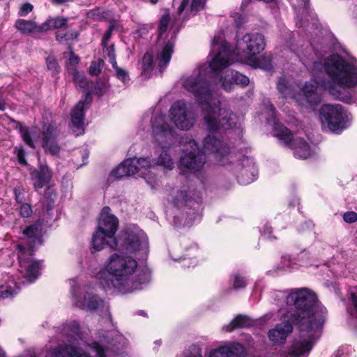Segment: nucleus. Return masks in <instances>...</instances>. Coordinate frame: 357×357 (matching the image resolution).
Wrapping results in <instances>:
<instances>
[{
    "mask_svg": "<svg viewBox=\"0 0 357 357\" xmlns=\"http://www.w3.org/2000/svg\"><path fill=\"white\" fill-rule=\"evenodd\" d=\"M265 46L262 34L251 33L238 38L235 50L231 51L224 33L220 32L214 36L212 42L211 54L214 56L209 63V69L202 66L197 73L183 80V88L193 93L201 107L204 123L209 130L231 128L236 125V116L213 96L208 79L213 77L218 80L225 91H230L234 84L248 85V77L228 68V66L236 61H241L256 68H267L269 61L259 55Z\"/></svg>",
    "mask_w": 357,
    "mask_h": 357,
    "instance_id": "f257e3e1",
    "label": "nucleus"
},
{
    "mask_svg": "<svg viewBox=\"0 0 357 357\" xmlns=\"http://www.w3.org/2000/svg\"><path fill=\"white\" fill-rule=\"evenodd\" d=\"M110 208H102L96 230L91 238V248L100 251L108 246L112 249H119L141 257H146L149 252V242L146 234L137 227L123 229L117 241L115 234L119 221L116 217L109 213Z\"/></svg>",
    "mask_w": 357,
    "mask_h": 357,
    "instance_id": "f03ea898",
    "label": "nucleus"
},
{
    "mask_svg": "<svg viewBox=\"0 0 357 357\" xmlns=\"http://www.w3.org/2000/svg\"><path fill=\"white\" fill-rule=\"evenodd\" d=\"M137 267V261L133 257L114 253L94 276L105 289L114 288L123 294L129 293L140 289L150 280V271L139 270Z\"/></svg>",
    "mask_w": 357,
    "mask_h": 357,
    "instance_id": "7ed1b4c3",
    "label": "nucleus"
},
{
    "mask_svg": "<svg viewBox=\"0 0 357 357\" xmlns=\"http://www.w3.org/2000/svg\"><path fill=\"white\" fill-rule=\"evenodd\" d=\"M300 312L297 314L301 318H296V326L300 331L289 349L291 355L296 357H307L321 335V328L325 321L326 309L317 300V303L305 310L298 304Z\"/></svg>",
    "mask_w": 357,
    "mask_h": 357,
    "instance_id": "20e7f679",
    "label": "nucleus"
},
{
    "mask_svg": "<svg viewBox=\"0 0 357 357\" xmlns=\"http://www.w3.org/2000/svg\"><path fill=\"white\" fill-rule=\"evenodd\" d=\"M324 69L328 79L323 82L322 86L335 99L349 101L348 89L357 85V63L333 54L326 59Z\"/></svg>",
    "mask_w": 357,
    "mask_h": 357,
    "instance_id": "39448f33",
    "label": "nucleus"
},
{
    "mask_svg": "<svg viewBox=\"0 0 357 357\" xmlns=\"http://www.w3.org/2000/svg\"><path fill=\"white\" fill-rule=\"evenodd\" d=\"M275 298H285L287 304L295 307L294 310L284 314L281 317L282 322L268 331V337L271 342L283 344L287 336L292 332L293 325H296L294 319L297 317L301 318L297 315L300 312L298 304L305 310L310 309L311 306L317 303V296L309 289L301 288L291 289L287 295L284 292L278 291L275 293Z\"/></svg>",
    "mask_w": 357,
    "mask_h": 357,
    "instance_id": "423d86ee",
    "label": "nucleus"
},
{
    "mask_svg": "<svg viewBox=\"0 0 357 357\" xmlns=\"http://www.w3.org/2000/svg\"><path fill=\"white\" fill-rule=\"evenodd\" d=\"M204 152H201L194 139H190L181 157L180 165L186 169L199 171L205 163V155H211L217 162L224 165V158L229 153L228 147L214 136L208 135L204 140Z\"/></svg>",
    "mask_w": 357,
    "mask_h": 357,
    "instance_id": "0eeeda50",
    "label": "nucleus"
},
{
    "mask_svg": "<svg viewBox=\"0 0 357 357\" xmlns=\"http://www.w3.org/2000/svg\"><path fill=\"white\" fill-rule=\"evenodd\" d=\"M20 132L23 141L29 147L34 149L36 144L40 142L46 151L52 155L59 153L60 149L56 142V130L53 126H44L42 132L37 127L28 128L20 126Z\"/></svg>",
    "mask_w": 357,
    "mask_h": 357,
    "instance_id": "6e6552de",
    "label": "nucleus"
},
{
    "mask_svg": "<svg viewBox=\"0 0 357 357\" xmlns=\"http://www.w3.org/2000/svg\"><path fill=\"white\" fill-rule=\"evenodd\" d=\"M319 114L322 128L333 132L343 130L351 122L349 114L339 104L323 105Z\"/></svg>",
    "mask_w": 357,
    "mask_h": 357,
    "instance_id": "1a4fd4ad",
    "label": "nucleus"
},
{
    "mask_svg": "<svg viewBox=\"0 0 357 357\" xmlns=\"http://www.w3.org/2000/svg\"><path fill=\"white\" fill-rule=\"evenodd\" d=\"M318 84L317 81L312 80L306 82L303 89L296 93L295 86L289 84L285 78L282 77L278 82V89L284 98L294 99L299 105H303L304 100L310 104H317L320 100L317 93Z\"/></svg>",
    "mask_w": 357,
    "mask_h": 357,
    "instance_id": "9d476101",
    "label": "nucleus"
},
{
    "mask_svg": "<svg viewBox=\"0 0 357 357\" xmlns=\"http://www.w3.org/2000/svg\"><path fill=\"white\" fill-rule=\"evenodd\" d=\"M153 143L161 149H168L173 143L174 128L164 115L155 116L151 122Z\"/></svg>",
    "mask_w": 357,
    "mask_h": 357,
    "instance_id": "9b49d317",
    "label": "nucleus"
},
{
    "mask_svg": "<svg viewBox=\"0 0 357 357\" xmlns=\"http://www.w3.org/2000/svg\"><path fill=\"white\" fill-rule=\"evenodd\" d=\"M71 294L74 298L75 304L82 310L87 311H108L104 301L91 291L83 290V297H79L77 291L79 287H77V282L73 279L70 280Z\"/></svg>",
    "mask_w": 357,
    "mask_h": 357,
    "instance_id": "f8f14e48",
    "label": "nucleus"
},
{
    "mask_svg": "<svg viewBox=\"0 0 357 357\" xmlns=\"http://www.w3.org/2000/svg\"><path fill=\"white\" fill-rule=\"evenodd\" d=\"M169 117L175 126L181 130H189L195 123V116L183 100L175 102L170 107Z\"/></svg>",
    "mask_w": 357,
    "mask_h": 357,
    "instance_id": "ddd939ff",
    "label": "nucleus"
},
{
    "mask_svg": "<svg viewBox=\"0 0 357 357\" xmlns=\"http://www.w3.org/2000/svg\"><path fill=\"white\" fill-rule=\"evenodd\" d=\"M91 351L97 357H114L106 352L105 349L98 343H94L91 347ZM52 357H90V356L83 352L78 347L67 344L56 348L53 351Z\"/></svg>",
    "mask_w": 357,
    "mask_h": 357,
    "instance_id": "4468645a",
    "label": "nucleus"
},
{
    "mask_svg": "<svg viewBox=\"0 0 357 357\" xmlns=\"http://www.w3.org/2000/svg\"><path fill=\"white\" fill-rule=\"evenodd\" d=\"M268 117L267 121L268 123L273 124V132L280 141L284 144H289L292 140V134L289 129L283 125L280 124L275 120V109L272 105H270L267 108Z\"/></svg>",
    "mask_w": 357,
    "mask_h": 357,
    "instance_id": "2eb2a0df",
    "label": "nucleus"
},
{
    "mask_svg": "<svg viewBox=\"0 0 357 357\" xmlns=\"http://www.w3.org/2000/svg\"><path fill=\"white\" fill-rule=\"evenodd\" d=\"M90 102V92L87 91L86 93L85 100L79 101L71 112V121L74 128L73 131L77 136L83 132L84 109L85 106L88 105Z\"/></svg>",
    "mask_w": 357,
    "mask_h": 357,
    "instance_id": "dca6fc26",
    "label": "nucleus"
},
{
    "mask_svg": "<svg viewBox=\"0 0 357 357\" xmlns=\"http://www.w3.org/2000/svg\"><path fill=\"white\" fill-rule=\"evenodd\" d=\"M21 254L18 255L19 263L21 271H24L25 276L29 282L34 281L39 275L40 265L38 261H32L31 259H25L23 257L24 248L18 245Z\"/></svg>",
    "mask_w": 357,
    "mask_h": 357,
    "instance_id": "f3484780",
    "label": "nucleus"
},
{
    "mask_svg": "<svg viewBox=\"0 0 357 357\" xmlns=\"http://www.w3.org/2000/svg\"><path fill=\"white\" fill-rule=\"evenodd\" d=\"M137 163L139 175L144 178L147 183L154 188L157 185V181L153 173L154 167L150 160L146 158H137Z\"/></svg>",
    "mask_w": 357,
    "mask_h": 357,
    "instance_id": "a211bd4d",
    "label": "nucleus"
},
{
    "mask_svg": "<svg viewBox=\"0 0 357 357\" xmlns=\"http://www.w3.org/2000/svg\"><path fill=\"white\" fill-rule=\"evenodd\" d=\"M174 43L173 41H168L162 50L158 52L156 58V61L158 62L159 70L160 73L162 72L163 69L167 66L169 63L172 53L174 52Z\"/></svg>",
    "mask_w": 357,
    "mask_h": 357,
    "instance_id": "6ab92c4d",
    "label": "nucleus"
},
{
    "mask_svg": "<svg viewBox=\"0 0 357 357\" xmlns=\"http://www.w3.org/2000/svg\"><path fill=\"white\" fill-rule=\"evenodd\" d=\"M295 157L301 159H307L312 155L310 146L302 139H294L292 143Z\"/></svg>",
    "mask_w": 357,
    "mask_h": 357,
    "instance_id": "aec40b11",
    "label": "nucleus"
},
{
    "mask_svg": "<svg viewBox=\"0 0 357 357\" xmlns=\"http://www.w3.org/2000/svg\"><path fill=\"white\" fill-rule=\"evenodd\" d=\"M33 176H34L33 184L35 188H42L50 182L52 178V172L48 167L42 165L40 167L39 170Z\"/></svg>",
    "mask_w": 357,
    "mask_h": 357,
    "instance_id": "412c9836",
    "label": "nucleus"
},
{
    "mask_svg": "<svg viewBox=\"0 0 357 357\" xmlns=\"http://www.w3.org/2000/svg\"><path fill=\"white\" fill-rule=\"evenodd\" d=\"M252 321L250 318L244 315L236 316L229 324L222 327L225 332H231L235 329L250 327Z\"/></svg>",
    "mask_w": 357,
    "mask_h": 357,
    "instance_id": "4be33fe9",
    "label": "nucleus"
},
{
    "mask_svg": "<svg viewBox=\"0 0 357 357\" xmlns=\"http://www.w3.org/2000/svg\"><path fill=\"white\" fill-rule=\"evenodd\" d=\"M206 0H183L181 3L178 13L180 15L184 10L186 12L196 13L202 10Z\"/></svg>",
    "mask_w": 357,
    "mask_h": 357,
    "instance_id": "5701e85b",
    "label": "nucleus"
},
{
    "mask_svg": "<svg viewBox=\"0 0 357 357\" xmlns=\"http://www.w3.org/2000/svg\"><path fill=\"white\" fill-rule=\"evenodd\" d=\"M167 149L162 150L157 158L154 159L155 164L164 169V170H172L174 167V162L169 154Z\"/></svg>",
    "mask_w": 357,
    "mask_h": 357,
    "instance_id": "b1692460",
    "label": "nucleus"
},
{
    "mask_svg": "<svg viewBox=\"0 0 357 357\" xmlns=\"http://www.w3.org/2000/svg\"><path fill=\"white\" fill-rule=\"evenodd\" d=\"M15 27L24 34L42 31L40 29V26H38L34 22L23 19H19L15 22Z\"/></svg>",
    "mask_w": 357,
    "mask_h": 357,
    "instance_id": "393cba45",
    "label": "nucleus"
},
{
    "mask_svg": "<svg viewBox=\"0 0 357 357\" xmlns=\"http://www.w3.org/2000/svg\"><path fill=\"white\" fill-rule=\"evenodd\" d=\"M67 23V18L62 17H56L54 18H49L41 25L40 29L42 31H47L53 29H59L65 26Z\"/></svg>",
    "mask_w": 357,
    "mask_h": 357,
    "instance_id": "a878e982",
    "label": "nucleus"
},
{
    "mask_svg": "<svg viewBox=\"0 0 357 357\" xmlns=\"http://www.w3.org/2000/svg\"><path fill=\"white\" fill-rule=\"evenodd\" d=\"M42 227L40 223H36L26 228L24 231V234L33 238V243L34 245H40L42 243L41 240Z\"/></svg>",
    "mask_w": 357,
    "mask_h": 357,
    "instance_id": "bb28decb",
    "label": "nucleus"
},
{
    "mask_svg": "<svg viewBox=\"0 0 357 357\" xmlns=\"http://www.w3.org/2000/svg\"><path fill=\"white\" fill-rule=\"evenodd\" d=\"M244 162H246L248 165H252V162L248 158L244 160ZM257 176V174L253 165H252L250 171H248V169H243L241 172V176L239 178V182L244 185L248 184L254 181L256 179Z\"/></svg>",
    "mask_w": 357,
    "mask_h": 357,
    "instance_id": "cd10ccee",
    "label": "nucleus"
},
{
    "mask_svg": "<svg viewBox=\"0 0 357 357\" xmlns=\"http://www.w3.org/2000/svg\"><path fill=\"white\" fill-rule=\"evenodd\" d=\"M208 357H238V355L230 347L222 346L212 350Z\"/></svg>",
    "mask_w": 357,
    "mask_h": 357,
    "instance_id": "c85d7f7f",
    "label": "nucleus"
},
{
    "mask_svg": "<svg viewBox=\"0 0 357 357\" xmlns=\"http://www.w3.org/2000/svg\"><path fill=\"white\" fill-rule=\"evenodd\" d=\"M153 70V57L149 53H146L142 59V73L149 77Z\"/></svg>",
    "mask_w": 357,
    "mask_h": 357,
    "instance_id": "c756f323",
    "label": "nucleus"
},
{
    "mask_svg": "<svg viewBox=\"0 0 357 357\" xmlns=\"http://www.w3.org/2000/svg\"><path fill=\"white\" fill-rule=\"evenodd\" d=\"M349 295L351 303L348 311L351 316L357 319V288L351 290Z\"/></svg>",
    "mask_w": 357,
    "mask_h": 357,
    "instance_id": "7c9ffc66",
    "label": "nucleus"
},
{
    "mask_svg": "<svg viewBox=\"0 0 357 357\" xmlns=\"http://www.w3.org/2000/svg\"><path fill=\"white\" fill-rule=\"evenodd\" d=\"M69 54L70 57L68 61L66 63V66L68 73L71 75L77 71L76 69V66L78 64L79 59L78 56L75 55L73 52H70Z\"/></svg>",
    "mask_w": 357,
    "mask_h": 357,
    "instance_id": "2f4dec72",
    "label": "nucleus"
},
{
    "mask_svg": "<svg viewBox=\"0 0 357 357\" xmlns=\"http://www.w3.org/2000/svg\"><path fill=\"white\" fill-rule=\"evenodd\" d=\"M110 176L114 178H121L123 177L129 176L126 167L124 165V161L112 171Z\"/></svg>",
    "mask_w": 357,
    "mask_h": 357,
    "instance_id": "473e14b6",
    "label": "nucleus"
},
{
    "mask_svg": "<svg viewBox=\"0 0 357 357\" xmlns=\"http://www.w3.org/2000/svg\"><path fill=\"white\" fill-rule=\"evenodd\" d=\"M71 75L73 77L77 87L85 89V88L88 86V81L82 73L77 71L76 73L71 74Z\"/></svg>",
    "mask_w": 357,
    "mask_h": 357,
    "instance_id": "72a5a7b5",
    "label": "nucleus"
},
{
    "mask_svg": "<svg viewBox=\"0 0 357 357\" xmlns=\"http://www.w3.org/2000/svg\"><path fill=\"white\" fill-rule=\"evenodd\" d=\"M137 158H128L124 160V165L126 167L128 175L132 176L138 174V167L137 166Z\"/></svg>",
    "mask_w": 357,
    "mask_h": 357,
    "instance_id": "f704fd0d",
    "label": "nucleus"
},
{
    "mask_svg": "<svg viewBox=\"0 0 357 357\" xmlns=\"http://www.w3.org/2000/svg\"><path fill=\"white\" fill-rule=\"evenodd\" d=\"M64 333L67 335L70 336H78L79 331V326L77 321H73L71 323L67 324L64 326Z\"/></svg>",
    "mask_w": 357,
    "mask_h": 357,
    "instance_id": "c9c22d12",
    "label": "nucleus"
},
{
    "mask_svg": "<svg viewBox=\"0 0 357 357\" xmlns=\"http://www.w3.org/2000/svg\"><path fill=\"white\" fill-rule=\"evenodd\" d=\"M115 70L116 77L123 82L125 84H128L130 81V77L128 73L123 68L119 67L116 65L112 66Z\"/></svg>",
    "mask_w": 357,
    "mask_h": 357,
    "instance_id": "e433bc0d",
    "label": "nucleus"
},
{
    "mask_svg": "<svg viewBox=\"0 0 357 357\" xmlns=\"http://www.w3.org/2000/svg\"><path fill=\"white\" fill-rule=\"evenodd\" d=\"M103 65L104 61L101 59L92 62L89 67V73L91 75H98L101 72Z\"/></svg>",
    "mask_w": 357,
    "mask_h": 357,
    "instance_id": "4c0bfd02",
    "label": "nucleus"
},
{
    "mask_svg": "<svg viewBox=\"0 0 357 357\" xmlns=\"http://www.w3.org/2000/svg\"><path fill=\"white\" fill-rule=\"evenodd\" d=\"M104 53L105 54V58L108 59L109 62L111 63L112 66L117 64L116 61V55H115L114 45H111V46L107 47L105 49V50L104 51Z\"/></svg>",
    "mask_w": 357,
    "mask_h": 357,
    "instance_id": "58836bf2",
    "label": "nucleus"
},
{
    "mask_svg": "<svg viewBox=\"0 0 357 357\" xmlns=\"http://www.w3.org/2000/svg\"><path fill=\"white\" fill-rule=\"evenodd\" d=\"M169 21V17L168 15H165L162 17L159 24L160 37H162V34L167 31Z\"/></svg>",
    "mask_w": 357,
    "mask_h": 357,
    "instance_id": "ea45409f",
    "label": "nucleus"
},
{
    "mask_svg": "<svg viewBox=\"0 0 357 357\" xmlns=\"http://www.w3.org/2000/svg\"><path fill=\"white\" fill-rule=\"evenodd\" d=\"M47 67L49 70H52L53 73L58 72V63L56 59L52 56H49L46 59Z\"/></svg>",
    "mask_w": 357,
    "mask_h": 357,
    "instance_id": "a19ab883",
    "label": "nucleus"
},
{
    "mask_svg": "<svg viewBox=\"0 0 357 357\" xmlns=\"http://www.w3.org/2000/svg\"><path fill=\"white\" fill-rule=\"evenodd\" d=\"M14 153L17 155V158L19 163L21 164V165H26V161L25 160L24 151L22 149V147H21V146H20V147L16 146L15 148V149H14Z\"/></svg>",
    "mask_w": 357,
    "mask_h": 357,
    "instance_id": "79ce46f5",
    "label": "nucleus"
},
{
    "mask_svg": "<svg viewBox=\"0 0 357 357\" xmlns=\"http://www.w3.org/2000/svg\"><path fill=\"white\" fill-rule=\"evenodd\" d=\"M245 279L240 276L239 275H235L233 280V287L235 289H238L240 288H243L245 286Z\"/></svg>",
    "mask_w": 357,
    "mask_h": 357,
    "instance_id": "37998d69",
    "label": "nucleus"
},
{
    "mask_svg": "<svg viewBox=\"0 0 357 357\" xmlns=\"http://www.w3.org/2000/svg\"><path fill=\"white\" fill-rule=\"evenodd\" d=\"M77 32H72L70 33V36H68L66 35V33H63L61 31L56 32V38L58 41L61 42L63 40H73L75 38H77Z\"/></svg>",
    "mask_w": 357,
    "mask_h": 357,
    "instance_id": "c03bdc74",
    "label": "nucleus"
},
{
    "mask_svg": "<svg viewBox=\"0 0 357 357\" xmlns=\"http://www.w3.org/2000/svg\"><path fill=\"white\" fill-rule=\"evenodd\" d=\"M18 288L16 287V284H14V288L12 289L11 286L5 290L1 291V297L3 298H9L17 294Z\"/></svg>",
    "mask_w": 357,
    "mask_h": 357,
    "instance_id": "a18cd8bd",
    "label": "nucleus"
},
{
    "mask_svg": "<svg viewBox=\"0 0 357 357\" xmlns=\"http://www.w3.org/2000/svg\"><path fill=\"white\" fill-rule=\"evenodd\" d=\"M343 219L347 223H354L357 221V213L354 211H347L343 215Z\"/></svg>",
    "mask_w": 357,
    "mask_h": 357,
    "instance_id": "49530a36",
    "label": "nucleus"
},
{
    "mask_svg": "<svg viewBox=\"0 0 357 357\" xmlns=\"http://www.w3.org/2000/svg\"><path fill=\"white\" fill-rule=\"evenodd\" d=\"M88 17L93 19V20H100L104 18L105 16L103 15V12H102L100 9H94L91 10L87 13Z\"/></svg>",
    "mask_w": 357,
    "mask_h": 357,
    "instance_id": "de8ad7c7",
    "label": "nucleus"
},
{
    "mask_svg": "<svg viewBox=\"0 0 357 357\" xmlns=\"http://www.w3.org/2000/svg\"><path fill=\"white\" fill-rule=\"evenodd\" d=\"M22 217L28 218L32 214V209L27 204H24L20 207V211Z\"/></svg>",
    "mask_w": 357,
    "mask_h": 357,
    "instance_id": "09e8293b",
    "label": "nucleus"
},
{
    "mask_svg": "<svg viewBox=\"0 0 357 357\" xmlns=\"http://www.w3.org/2000/svg\"><path fill=\"white\" fill-rule=\"evenodd\" d=\"M232 17L234 19L235 25L237 27H240L241 26H242L246 22L245 17L244 16L238 14V13L234 14L232 15Z\"/></svg>",
    "mask_w": 357,
    "mask_h": 357,
    "instance_id": "8fccbe9b",
    "label": "nucleus"
},
{
    "mask_svg": "<svg viewBox=\"0 0 357 357\" xmlns=\"http://www.w3.org/2000/svg\"><path fill=\"white\" fill-rule=\"evenodd\" d=\"M33 10V6L31 3H26L22 5L19 15L26 16L29 13Z\"/></svg>",
    "mask_w": 357,
    "mask_h": 357,
    "instance_id": "3c124183",
    "label": "nucleus"
},
{
    "mask_svg": "<svg viewBox=\"0 0 357 357\" xmlns=\"http://www.w3.org/2000/svg\"><path fill=\"white\" fill-rule=\"evenodd\" d=\"M176 196L174 199L175 203H178L182 201H186L187 200V194L185 192L183 191H177L176 192Z\"/></svg>",
    "mask_w": 357,
    "mask_h": 357,
    "instance_id": "603ef678",
    "label": "nucleus"
},
{
    "mask_svg": "<svg viewBox=\"0 0 357 357\" xmlns=\"http://www.w3.org/2000/svg\"><path fill=\"white\" fill-rule=\"evenodd\" d=\"M185 252H188V253H186L185 255H188L189 257H193V256H195L196 254L197 253L198 249H197V245H192L189 248H185Z\"/></svg>",
    "mask_w": 357,
    "mask_h": 357,
    "instance_id": "864d4df0",
    "label": "nucleus"
},
{
    "mask_svg": "<svg viewBox=\"0 0 357 357\" xmlns=\"http://www.w3.org/2000/svg\"><path fill=\"white\" fill-rule=\"evenodd\" d=\"M184 357H202L200 351L197 348H193L192 351L185 354Z\"/></svg>",
    "mask_w": 357,
    "mask_h": 357,
    "instance_id": "5fc2aeb1",
    "label": "nucleus"
},
{
    "mask_svg": "<svg viewBox=\"0 0 357 357\" xmlns=\"http://www.w3.org/2000/svg\"><path fill=\"white\" fill-rule=\"evenodd\" d=\"M112 27H110L105 33L103 39H102V43H105L107 40L110 38L111 33H112Z\"/></svg>",
    "mask_w": 357,
    "mask_h": 357,
    "instance_id": "6e6d98bb",
    "label": "nucleus"
},
{
    "mask_svg": "<svg viewBox=\"0 0 357 357\" xmlns=\"http://www.w3.org/2000/svg\"><path fill=\"white\" fill-rule=\"evenodd\" d=\"M336 357H347V355L344 354L342 349H340L336 351Z\"/></svg>",
    "mask_w": 357,
    "mask_h": 357,
    "instance_id": "4d7b16f0",
    "label": "nucleus"
},
{
    "mask_svg": "<svg viewBox=\"0 0 357 357\" xmlns=\"http://www.w3.org/2000/svg\"><path fill=\"white\" fill-rule=\"evenodd\" d=\"M69 1L70 0H52V1L55 3H63Z\"/></svg>",
    "mask_w": 357,
    "mask_h": 357,
    "instance_id": "13d9d810",
    "label": "nucleus"
},
{
    "mask_svg": "<svg viewBox=\"0 0 357 357\" xmlns=\"http://www.w3.org/2000/svg\"><path fill=\"white\" fill-rule=\"evenodd\" d=\"M0 357H6L5 352L0 348Z\"/></svg>",
    "mask_w": 357,
    "mask_h": 357,
    "instance_id": "bf43d9fd",
    "label": "nucleus"
},
{
    "mask_svg": "<svg viewBox=\"0 0 357 357\" xmlns=\"http://www.w3.org/2000/svg\"><path fill=\"white\" fill-rule=\"evenodd\" d=\"M4 108H5V105L3 102H0V110H3Z\"/></svg>",
    "mask_w": 357,
    "mask_h": 357,
    "instance_id": "052dcab7",
    "label": "nucleus"
},
{
    "mask_svg": "<svg viewBox=\"0 0 357 357\" xmlns=\"http://www.w3.org/2000/svg\"><path fill=\"white\" fill-rule=\"evenodd\" d=\"M105 90H106V86H105V84H104V86L100 93V95H102V93L105 91Z\"/></svg>",
    "mask_w": 357,
    "mask_h": 357,
    "instance_id": "680f3d73",
    "label": "nucleus"
},
{
    "mask_svg": "<svg viewBox=\"0 0 357 357\" xmlns=\"http://www.w3.org/2000/svg\"><path fill=\"white\" fill-rule=\"evenodd\" d=\"M196 264V261H193L190 263V264L187 265L188 267H190L191 265L193 266Z\"/></svg>",
    "mask_w": 357,
    "mask_h": 357,
    "instance_id": "e2e57ef3",
    "label": "nucleus"
},
{
    "mask_svg": "<svg viewBox=\"0 0 357 357\" xmlns=\"http://www.w3.org/2000/svg\"><path fill=\"white\" fill-rule=\"evenodd\" d=\"M150 1L153 3V4H155L158 0H150Z\"/></svg>",
    "mask_w": 357,
    "mask_h": 357,
    "instance_id": "0e129e2a",
    "label": "nucleus"
},
{
    "mask_svg": "<svg viewBox=\"0 0 357 357\" xmlns=\"http://www.w3.org/2000/svg\"><path fill=\"white\" fill-rule=\"evenodd\" d=\"M186 255V253L183 256V257L184 259H185L186 257H188V255ZM182 259V257H178V259Z\"/></svg>",
    "mask_w": 357,
    "mask_h": 357,
    "instance_id": "69168bd1",
    "label": "nucleus"
},
{
    "mask_svg": "<svg viewBox=\"0 0 357 357\" xmlns=\"http://www.w3.org/2000/svg\"><path fill=\"white\" fill-rule=\"evenodd\" d=\"M73 31H69L68 33H66V35H67V37L68 36H70V33H72Z\"/></svg>",
    "mask_w": 357,
    "mask_h": 357,
    "instance_id": "338daca9",
    "label": "nucleus"
},
{
    "mask_svg": "<svg viewBox=\"0 0 357 357\" xmlns=\"http://www.w3.org/2000/svg\"><path fill=\"white\" fill-rule=\"evenodd\" d=\"M15 195H16V199L18 201L20 196L17 194L16 192H15Z\"/></svg>",
    "mask_w": 357,
    "mask_h": 357,
    "instance_id": "774afa93",
    "label": "nucleus"
}]
</instances>
